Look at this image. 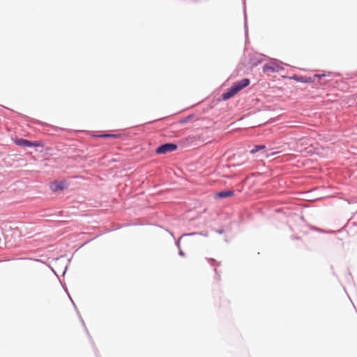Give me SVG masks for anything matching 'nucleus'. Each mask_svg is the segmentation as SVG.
I'll use <instances>...</instances> for the list:
<instances>
[{"mask_svg": "<svg viewBox=\"0 0 357 357\" xmlns=\"http://www.w3.org/2000/svg\"><path fill=\"white\" fill-rule=\"evenodd\" d=\"M324 76V75H314L313 77H302V76H294V79H295L297 82H303V83H310L312 82L314 79V77H321Z\"/></svg>", "mask_w": 357, "mask_h": 357, "instance_id": "obj_5", "label": "nucleus"}, {"mask_svg": "<svg viewBox=\"0 0 357 357\" xmlns=\"http://www.w3.org/2000/svg\"><path fill=\"white\" fill-rule=\"evenodd\" d=\"M283 68L282 67L279 65L278 63L274 62V61H272V62H270L268 63H266L265 64L264 66H263V71L264 73H268V72H280V70H282Z\"/></svg>", "mask_w": 357, "mask_h": 357, "instance_id": "obj_4", "label": "nucleus"}, {"mask_svg": "<svg viewBox=\"0 0 357 357\" xmlns=\"http://www.w3.org/2000/svg\"><path fill=\"white\" fill-rule=\"evenodd\" d=\"M250 79L245 78L242 80L234 83L228 90L227 91L222 93V99L227 100L234 96H235L238 91L248 86L250 84Z\"/></svg>", "mask_w": 357, "mask_h": 357, "instance_id": "obj_2", "label": "nucleus"}, {"mask_svg": "<svg viewBox=\"0 0 357 357\" xmlns=\"http://www.w3.org/2000/svg\"><path fill=\"white\" fill-rule=\"evenodd\" d=\"M234 194L232 190L222 191L216 193L215 197L218 198H225L233 196Z\"/></svg>", "mask_w": 357, "mask_h": 357, "instance_id": "obj_7", "label": "nucleus"}, {"mask_svg": "<svg viewBox=\"0 0 357 357\" xmlns=\"http://www.w3.org/2000/svg\"><path fill=\"white\" fill-rule=\"evenodd\" d=\"M15 144L20 146H31L32 143L30 141L24 139H17Z\"/></svg>", "mask_w": 357, "mask_h": 357, "instance_id": "obj_8", "label": "nucleus"}, {"mask_svg": "<svg viewBox=\"0 0 357 357\" xmlns=\"http://www.w3.org/2000/svg\"><path fill=\"white\" fill-rule=\"evenodd\" d=\"M176 149L177 146L176 144L168 143L158 147L155 151L158 154H165L167 153L174 151Z\"/></svg>", "mask_w": 357, "mask_h": 357, "instance_id": "obj_3", "label": "nucleus"}, {"mask_svg": "<svg viewBox=\"0 0 357 357\" xmlns=\"http://www.w3.org/2000/svg\"><path fill=\"white\" fill-rule=\"evenodd\" d=\"M250 79L245 78L242 80L234 83L228 90L227 91L222 93V99L227 100L234 96H235L238 91L248 86L250 84Z\"/></svg>", "mask_w": 357, "mask_h": 357, "instance_id": "obj_1", "label": "nucleus"}, {"mask_svg": "<svg viewBox=\"0 0 357 357\" xmlns=\"http://www.w3.org/2000/svg\"><path fill=\"white\" fill-rule=\"evenodd\" d=\"M119 135H115V134H104V135H100L99 137H103V138H107V137L117 138V137H119Z\"/></svg>", "mask_w": 357, "mask_h": 357, "instance_id": "obj_10", "label": "nucleus"}, {"mask_svg": "<svg viewBox=\"0 0 357 357\" xmlns=\"http://www.w3.org/2000/svg\"><path fill=\"white\" fill-rule=\"evenodd\" d=\"M65 188L66 185L63 181H54L50 184V189L54 192L63 190Z\"/></svg>", "mask_w": 357, "mask_h": 357, "instance_id": "obj_6", "label": "nucleus"}, {"mask_svg": "<svg viewBox=\"0 0 357 357\" xmlns=\"http://www.w3.org/2000/svg\"><path fill=\"white\" fill-rule=\"evenodd\" d=\"M266 146L264 145H256L254 149L250 151V153L254 154L259 150L264 149Z\"/></svg>", "mask_w": 357, "mask_h": 357, "instance_id": "obj_9", "label": "nucleus"}]
</instances>
